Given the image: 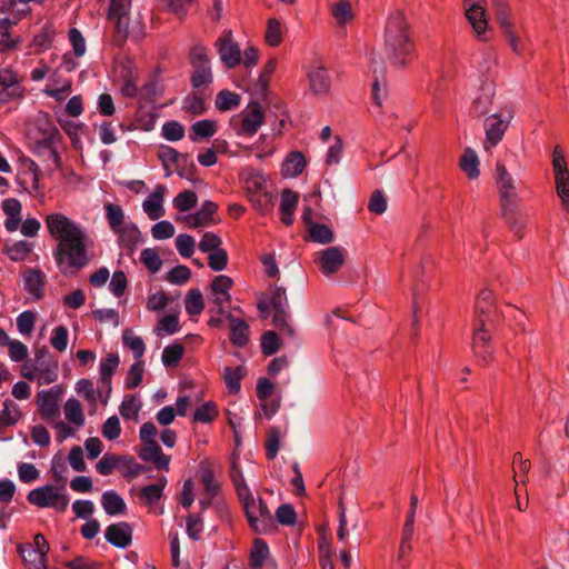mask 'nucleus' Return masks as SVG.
I'll return each mask as SVG.
<instances>
[{"label":"nucleus","mask_w":569,"mask_h":569,"mask_svg":"<svg viewBox=\"0 0 569 569\" xmlns=\"http://www.w3.org/2000/svg\"><path fill=\"white\" fill-rule=\"evenodd\" d=\"M49 236L57 241L52 256L58 270L63 276L77 274L91 260L89 251L94 241L84 227L61 212H52L44 218Z\"/></svg>","instance_id":"1"},{"label":"nucleus","mask_w":569,"mask_h":569,"mask_svg":"<svg viewBox=\"0 0 569 569\" xmlns=\"http://www.w3.org/2000/svg\"><path fill=\"white\" fill-rule=\"evenodd\" d=\"M383 51L386 59L396 68H402L413 60L415 42L410 26L400 10L391 12L387 18Z\"/></svg>","instance_id":"2"},{"label":"nucleus","mask_w":569,"mask_h":569,"mask_svg":"<svg viewBox=\"0 0 569 569\" xmlns=\"http://www.w3.org/2000/svg\"><path fill=\"white\" fill-rule=\"evenodd\" d=\"M491 7L511 51L517 56H523L526 44L518 32L509 4L506 0H491Z\"/></svg>","instance_id":"3"},{"label":"nucleus","mask_w":569,"mask_h":569,"mask_svg":"<svg viewBox=\"0 0 569 569\" xmlns=\"http://www.w3.org/2000/svg\"><path fill=\"white\" fill-rule=\"evenodd\" d=\"M30 505L40 508H51L57 512H64L69 506V496L66 486L46 483L30 490L27 495Z\"/></svg>","instance_id":"4"},{"label":"nucleus","mask_w":569,"mask_h":569,"mask_svg":"<svg viewBox=\"0 0 569 569\" xmlns=\"http://www.w3.org/2000/svg\"><path fill=\"white\" fill-rule=\"evenodd\" d=\"M264 123V112L259 102H250L230 120V127L238 137H253Z\"/></svg>","instance_id":"5"},{"label":"nucleus","mask_w":569,"mask_h":569,"mask_svg":"<svg viewBox=\"0 0 569 569\" xmlns=\"http://www.w3.org/2000/svg\"><path fill=\"white\" fill-rule=\"evenodd\" d=\"M472 331V352L481 366H488L493 359L491 325H487L482 317H478L473 319Z\"/></svg>","instance_id":"6"},{"label":"nucleus","mask_w":569,"mask_h":569,"mask_svg":"<svg viewBox=\"0 0 569 569\" xmlns=\"http://www.w3.org/2000/svg\"><path fill=\"white\" fill-rule=\"evenodd\" d=\"M190 63L193 68L191 84L194 89L210 84L213 80L208 50L202 44H196L190 51Z\"/></svg>","instance_id":"7"},{"label":"nucleus","mask_w":569,"mask_h":569,"mask_svg":"<svg viewBox=\"0 0 569 569\" xmlns=\"http://www.w3.org/2000/svg\"><path fill=\"white\" fill-rule=\"evenodd\" d=\"M465 16L479 41L490 40L485 0H463Z\"/></svg>","instance_id":"8"},{"label":"nucleus","mask_w":569,"mask_h":569,"mask_svg":"<svg viewBox=\"0 0 569 569\" xmlns=\"http://www.w3.org/2000/svg\"><path fill=\"white\" fill-rule=\"evenodd\" d=\"M512 118L513 110L507 108L499 113L489 116L485 120L486 139L483 147L486 150H490L502 140Z\"/></svg>","instance_id":"9"},{"label":"nucleus","mask_w":569,"mask_h":569,"mask_svg":"<svg viewBox=\"0 0 569 569\" xmlns=\"http://www.w3.org/2000/svg\"><path fill=\"white\" fill-rule=\"evenodd\" d=\"M23 77L11 67L0 68V104L21 100L24 97Z\"/></svg>","instance_id":"10"},{"label":"nucleus","mask_w":569,"mask_h":569,"mask_svg":"<svg viewBox=\"0 0 569 569\" xmlns=\"http://www.w3.org/2000/svg\"><path fill=\"white\" fill-rule=\"evenodd\" d=\"M250 528L257 533H268L273 529V517L266 502L259 497L243 507Z\"/></svg>","instance_id":"11"},{"label":"nucleus","mask_w":569,"mask_h":569,"mask_svg":"<svg viewBox=\"0 0 569 569\" xmlns=\"http://www.w3.org/2000/svg\"><path fill=\"white\" fill-rule=\"evenodd\" d=\"M76 392L88 402L89 415H94L98 410V402L102 406L108 405L112 387L99 383L96 388L92 380L82 378L76 383Z\"/></svg>","instance_id":"12"},{"label":"nucleus","mask_w":569,"mask_h":569,"mask_svg":"<svg viewBox=\"0 0 569 569\" xmlns=\"http://www.w3.org/2000/svg\"><path fill=\"white\" fill-rule=\"evenodd\" d=\"M496 174L502 214L507 216L508 212L513 211L518 199L515 180L501 162L496 164Z\"/></svg>","instance_id":"13"},{"label":"nucleus","mask_w":569,"mask_h":569,"mask_svg":"<svg viewBox=\"0 0 569 569\" xmlns=\"http://www.w3.org/2000/svg\"><path fill=\"white\" fill-rule=\"evenodd\" d=\"M63 393L61 386H53L48 390L37 393L38 411L42 420L48 423L54 422L60 417V399Z\"/></svg>","instance_id":"14"},{"label":"nucleus","mask_w":569,"mask_h":569,"mask_svg":"<svg viewBox=\"0 0 569 569\" xmlns=\"http://www.w3.org/2000/svg\"><path fill=\"white\" fill-rule=\"evenodd\" d=\"M552 169L556 181V191L561 200L562 207L569 212V172L563 154L555 148Z\"/></svg>","instance_id":"15"},{"label":"nucleus","mask_w":569,"mask_h":569,"mask_svg":"<svg viewBox=\"0 0 569 569\" xmlns=\"http://www.w3.org/2000/svg\"><path fill=\"white\" fill-rule=\"evenodd\" d=\"M346 261V250L341 247H329L317 253L315 263L326 277H331L340 270Z\"/></svg>","instance_id":"16"},{"label":"nucleus","mask_w":569,"mask_h":569,"mask_svg":"<svg viewBox=\"0 0 569 569\" xmlns=\"http://www.w3.org/2000/svg\"><path fill=\"white\" fill-rule=\"evenodd\" d=\"M239 180L247 192L249 200L254 208H260V201L256 199L266 187L267 178L264 174L253 168L246 167L239 173Z\"/></svg>","instance_id":"17"},{"label":"nucleus","mask_w":569,"mask_h":569,"mask_svg":"<svg viewBox=\"0 0 569 569\" xmlns=\"http://www.w3.org/2000/svg\"><path fill=\"white\" fill-rule=\"evenodd\" d=\"M217 52L221 62L229 69L241 63V50L239 44L232 40L231 31H226L216 41Z\"/></svg>","instance_id":"18"},{"label":"nucleus","mask_w":569,"mask_h":569,"mask_svg":"<svg viewBox=\"0 0 569 569\" xmlns=\"http://www.w3.org/2000/svg\"><path fill=\"white\" fill-rule=\"evenodd\" d=\"M138 69L131 60L120 62L118 67V81L120 92L124 98H136L139 93Z\"/></svg>","instance_id":"19"},{"label":"nucleus","mask_w":569,"mask_h":569,"mask_svg":"<svg viewBox=\"0 0 569 569\" xmlns=\"http://www.w3.org/2000/svg\"><path fill=\"white\" fill-rule=\"evenodd\" d=\"M270 306L274 310L273 315V325L278 327L280 330L287 331L288 335L292 336L295 333L293 328L287 321V312L286 309L288 307L286 289L282 287H274L272 290V295L270 298Z\"/></svg>","instance_id":"20"},{"label":"nucleus","mask_w":569,"mask_h":569,"mask_svg":"<svg viewBox=\"0 0 569 569\" xmlns=\"http://www.w3.org/2000/svg\"><path fill=\"white\" fill-rule=\"evenodd\" d=\"M232 284L233 280L224 274L217 276L210 284L211 301L214 303L216 311L219 315H224V307L231 300L229 291Z\"/></svg>","instance_id":"21"},{"label":"nucleus","mask_w":569,"mask_h":569,"mask_svg":"<svg viewBox=\"0 0 569 569\" xmlns=\"http://www.w3.org/2000/svg\"><path fill=\"white\" fill-rule=\"evenodd\" d=\"M218 211V204L213 201L206 200L201 204L200 209L192 213L181 218V220L189 228L209 227L217 223L216 213Z\"/></svg>","instance_id":"22"},{"label":"nucleus","mask_w":569,"mask_h":569,"mask_svg":"<svg viewBox=\"0 0 569 569\" xmlns=\"http://www.w3.org/2000/svg\"><path fill=\"white\" fill-rule=\"evenodd\" d=\"M167 188L163 184H157L154 190L142 202V209L150 220H158L164 216L163 201Z\"/></svg>","instance_id":"23"},{"label":"nucleus","mask_w":569,"mask_h":569,"mask_svg":"<svg viewBox=\"0 0 569 569\" xmlns=\"http://www.w3.org/2000/svg\"><path fill=\"white\" fill-rule=\"evenodd\" d=\"M309 88L316 96H326L331 88L329 71L323 66H313L308 72Z\"/></svg>","instance_id":"24"},{"label":"nucleus","mask_w":569,"mask_h":569,"mask_svg":"<svg viewBox=\"0 0 569 569\" xmlns=\"http://www.w3.org/2000/svg\"><path fill=\"white\" fill-rule=\"evenodd\" d=\"M104 538L117 548H127L131 543L132 528L124 521L112 523L107 527Z\"/></svg>","instance_id":"25"},{"label":"nucleus","mask_w":569,"mask_h":569,"mask_svg":"<svg viewBox=\"0 0 569 569\" xmlns=\"http://www.w3.org/2000/svg\"><path fill=\"white\" fill-rule=\"evenodd\" d=\"M117 236V242L120 248L132 253L138 246L143 241L142 233L138 226L133 222H129L121 229L114 232Z\"/></svg>","instance_id":"26"},{"label":"nucleus","mask_w":569,"mask_h":569,"mask_svg":"<svg viewBox=\"0 0 569 569\" xmlns=\"http://www.w3.org/2000/svg\"><path fill=\"white\" fill-rule=\"evenodd\" d=\"M139 457L143 461L152 462L159 470H167L170 462V458L162 452L157 441L142 442Z\"/></svg>","instance_id":"27"},{"label":"nucleus","mask_w":569,"mask_h":569,"mask_svg":"<svg viewBox=\"0 0 569 569\" xmlns=\"http://www.w3.org/2000/svg\"><path fill=\"white\" fill-rule=\"evenodd\" d=\"M299 202V194L291 189H283L280 201V220L286 226H291L295 221V211Z\"/></svg>","instance_id":"28"},{"label":"nucleus","mask_w":569,"mask_h":569,"mask_svg":"<svg viewBox=\"0 0 569 569\" xmlns=\"http://www.w3.org/2000/svg\"><path fill=\"white\" fill-rule=\"evenodd\" d=\"M1 209L7 216L4 220V228L9 232H14L18 230L21 223V202L16 198H7L1 203Z\"/></svg>","instance_id":"29"},{"label":"nucleus","mask_w":569,"mask_h":569,"mask_svg":"<svg viewBox=\"0 0 569 569\" xmlns=\"http://www.w3.org/2000/svg\"><path fill=\"white\" fill-rule=\"evenodd\" d=\"M158 158L162 163L167 178L172 174L173 169L180 177H184L183 172L179 168V163L184 159V156L178 152L174 148L170 146H161L158 151Z\"/></svg>","instance_id":"30"},{"label":"nucleus","mask_w":569,"mask_h":569,"mask_svg":"<svg viewBox=\"0 0 569 569\" xmlns=\"http://www.w3.org/2000/svg\"><path fill=\"white\" fill-rule=\"evenodd\" d=\"M227 319L230 322V341L233 346L244 347L249 341V326L243 319L233 317L227 313Z\"/></svg>","instance_id":"31"},{"label":"nucleus","mask_w":569,"mask_h":569,"mask_svg":"<svg viewBox=\"0 0 569 569\" xmlns=\"http://www.w3.org/2000/svg\"><path fill=\"white\" fill-rule=\"evenodd\" d=\"M28 380H37L39 385H49L58 379V365H36L31 370L23 372Z\"/></svg>","instance_id":"32"},{"label":"nucleus","mask_w":569,"mask_h":569,"mask_svg":"<svg viewBox=\"0 0 569 569\" xmlns=\"http://www.w3.org/2000/svg\"><path fill=\"white\" fill-rule=\"evenodd\" d=\"M307 161L302 152L291 151L282 162L281 173L284 178H296L306 168Z\"/></svg>","instance_id":"33"},{"label":"nucleus","mask_w":569,"mask_h":569,"mask_svg":"<svg viewBox=\"0 0 569 569\" xmlns=\"http://www.w3.org/2000/svg\"><path fill=\"white\" fill-rule=\"evenodd\" d=\"M18 552L28 569H47L46 555L40 553L32 545H19Z\"/></svg>","instance_id":"34"},{"label":"nucleus","mask_w":569,"mask_h":569,"mask_svg":"<svg viewBox=\"0 0 569 569\" xmlns=\"http://www.w3.org/2000/svg\"><path fill=\"white\" fill-rule=\"evenodd\" d=\"M492 313H493V297L490 290H482L475 306V319L478 317H482L487 325L492 323Z\"/></svg>","instance_id":"35"},{"label":"nucleus","mask_w":569,"mask_h":569,"mask_svg":"<svg viewBox=\"0 0 569 569\" xmlns=\"http://www.w3.org/2000/svg\"><path fill=\"white\" fill-rule=\"evenodd\" d=\"M44 273L38 269H30L24 274L26 290L36 299L39 300L43 296Z\"/></svg>","instance_id":"36"},{"label":"nucleus","mask_w":569,"mask_h":569,"mask_svg":"<svg viewBox=\"0 0 569 569\" xmlns=\"http://www.w3.org/2000/svg\"><path fill=\"white\" fill-rule=\"evenodd\" d=\"M58 140L59 133L54 131L49 137L40 140L37 143V152L39 154L46 156L47 159L50 160L56 168L60 167L61 160L56 148V143Z\"/></svg>","instance_id":"37"},{"label":"nucleus","mask_w":569,"mask_h":569,"mask_svg":"<svg viewBox=\"0 0 569 569\" xmlns=\"http://www.w3.org/2000/svg\"><path fill=\"white\" fill-rule=\"evenodd\" d=\"M120 363L119 356L117 353H108L101 359L99 366V383L112 387V376L117 371Z\"/></svg>","instance_id":"38"},{"label":"nucleus","mask_w":569,"mask_h":569,"mask_svg":"<svg viewBox=\"0 0 569 569\" xmlns=\"http://www.w3.org/2000/svg\"><path fill=\"white\" fill-rule=\"evenodd\" d=\"M101 505L109 516L123 515L127 509L124 500L114 490H108L102 493Z\"/></svg>","instance_id":"39"},{"label":"nucleus","mask_w":569,"mask_h":569,"mask_svg":"<svg viewBox=\"0 0 569 569\" xmlns=\"http://www.w3.org/2000/svg\"><path fill=\"white\" fill-rule=\"evenodd\" d=\"M200 481L203 487L202 495L210 496L211 498L221 499L220 482L214 478V473L209 466H202L200 469Z\"/></svg>","instance_id":"40"},{"label":"nucleus","mask_w":569,"mask_h":569,"mask_svg":"<svg viewBox=\"0 0 569 569\" xmlns=\"http://www.w3.org/2000/svg\"><path fill=\"white\" fill-rule=\"evenodd\" d=\"M106 210V220L108 222V226L110 230L114 233L129 222L130 220H127L126 214L121 206L116 203H107L104 204Z\"/></svg>","instance_id":"41"},{"label":"nucleus","mask_w":569,"mask_h":569,"mask_svg":"<svg viewBox=\"0 0 569 569\" xmlns=\"http://www.w3.org/2000/svg\"><path fill=\"white\" fill-rule=\"evenodd\" d=\"M217 122L214 120L203 119L196 121L190 128L189 138L197 142L200 139H208L216 134Z\"/></svg>","instance_id":"42"},{"label":"nucleus","mask_w":569,"mask_h":569,"mask_svg":"<svg viewBox=\"0 0 569 569\" xmlns=\"http://www.w3.org/2000/svg\"><path fill=\"white\" fill-rule=\"evenodd\" d=\"M63 412L66 419L77 428H80L84 425L83 409L81 402L78 399L69 398L64 402Z\"/></svg>","instance_id":"43"},{"label":"nucleus","mask_w":569,"mask_h":569,"mask_svg":"<svg viewBox=\"0 0 569 569\" xmlns=\"http://www.w3.org/2000/svg\"><path fill=\"white\" fill-rule=\"evenodd\" d=\"M241 103L240 94L223 89L216 96L214 106L219 111L226 112L237 109Z\"/></svg>","instance_id":"44"},{"label":"nucleus","mask_w":569,"mask_h":569,"mask_svg":"<svg viewBox=\"0 0 569 569\" xmlns=\"http://www.w3.org/2000/svg\"><path fill=\"white\" fill-rule=\"evenodd\" d=\"M459 166L469 179H476L480 174L478 156L470 148L465 149Z\"/></svg>","instance_id":"45"},{"label":"nucleus","mask_w":569,"mask_h":569,"mask_svg":"<svg viewBox=\"0 0 569 569\" xmlns=\"http://www.w3.org/2000/svg\"><path fill=\"white\" fill-rule=\"evenodd\" d=\"M142 403L137 396L129 395L122 400L119 412L126 420H138L139 411L141 410Z\"/></svg>","instance_id":"46"},{"label":"nucleus","mask_w":569,"mask_h":569,"mask_svg":"<svg viewBox=\"0 0 569 569\" xmlns=\"http://www.w3.org/2000/svg\"><path fill=\"white\" fill-rule=\"evenodd\" d=\"M166 483L167 480L161 478L156 483L144 486L140 491V498L148 506L156 505L162 497Z\"/></svg>","instance_id":"47"},{"label":"nucleus","mask_w":569,"mask_h":569,"mask_svg":"<svg viewBox=\"0 0 569 569\" xmlns=\"http://www.w3.org/2000/svg\"><path fill=\"white\" fill-rule=\"evenodd\" d=\"M20 417L19 406L12 400L7 399L3 402V409L0 411V429L16 425Z\"/></svg>","instance_id":"48"},{"label":"nucleus","mask_w":569,"mask_h":569,"mask_svg":"<svg viewBox=\"0 0 569 569\" xmlns=\"http://www.w3.org/2000/svg\"><path fill=\"white\" fill-rule=\"evenodd\" d=\"M108 19L114 22V42L118 46H122L127 39H129L130 32V23H129V13L126 14H117L114 17H108Z\"/></svg>","instance_id":"49"},{"label":"nucleus","mask_w":569,"mask_h":569,"mask_svg":"<svg viewBox=\"0 0 569 569\" xmlns=\"http://www.w3.org/2000/svg\"><path fill=\"white\" fill-rule=\"evenodd\" d=\"M244 150L248 152L254 151L256 158L263 160L274 152V147L269 136L261 134L254 144L244 147Z\"/></svg>","instance_id":"50"},{"label":"nucleus","mask_w":569,"mask_h":569,"mask_svg":"<svg viewBox=\"0 0 569 569\" xmlns=\"http://www.w3.org/2000/svg\"><path fill=\"white\" fill-rule=\"evenodd\" d=\"M184 309L190 317L199 316L203 311V297L199 289H192L187 293Z\"/></svg>","instance_id":"51"},{"label":"nucleus","mask_w":569,"mask_h":569,"mask_svg":"<svg viewBox=\"0 0 569 569\" xmlns=\"http://www.w3.org/2000/svg\"><path fill=\"white\" fill-rule=\"evenodd\" d=\"M269 556V547L267 542L260 538L254 539L250 551V566L253 569L261 568Z\"/></svg>","instance_id":"52"},{"label":"nucleus","mask_w":569,"mask_h":569,"mask_svg":"<svg viewBox=\"0 0 569 569\" xmlns=\"http://www.w3.org/2000/svg\"><path fill=\"white\" fill-rule=\"evenodd\" d=\"M308 231L311 241L317 243L328 244L335 239L332 230L323 223H313L308 227Z\"/></svg>","instance_id":"53"},{"label":"nucleus","mask_w":569,"mask_h":569,"mask_svg":"<svg viewBox=\"0 0 569 569\" xmlns=\"http://www.w3.org/2000/svg\"><path fill=\"white\" fill-rule=\"evenodd\" d=\"M435 258L430 253L421 257L419 264L413 269V278L419 282H425L435 270Z\"/></svg>","instance_id":"54"},{"label":"nucleus","mask_w":569,"mask_h":569,"mask_svg":"<svg viewBox=\"0 0 569 569\" xmlns=\"http://www.w3.org/2000/svg\"><path fill=\"white\" fill-rule=\"evenodd\" d=\"M243 377V369L241 367H226L223 372L224 383L230 393H238L241 388V379Z\"/></svg>","instance_id":"55"},{"label":"nucleus","mask_w":569,"mask_h":569,"mask_svg":"<svg viewBox=\"0 0 569 569\" xmlns=\"http://www.w3.org/2000/svg\"><path fill=\"white\" fill-rule=\"evenodd\" d=\"M198 202V197L192 190H184L179 192L172 200V206L180 212L189 211L194 208Z\"/></svg>","instance_id":"56"},{"label":"nucleus","mask_w":569,"mask_h":569,"mask_svg":"<svg viewBox=\"0 0 569 569\" xmlns=\"http://www.w3.org/2000/svg\"><path fill=\"white\" fill-rule=\"evenodd\" d=\"M264 40L270 47H278L282 42V26L278 19L268 20Z\"/></svg>","instance_id":"57"},{"label":"nucleus","mask_w":569,"mask_h":569,"mask_svg":"<svg viewBox=\"0 0 569 569\" xmlns=\"http://www.w3.org/2000/svg\"><path fill=\"white\" fill-rule=\"evenodd\" d=\"M184 349L180 343H172L167 346L161 355L162 363L166 367H176L182 359Z\"/></svg>","instance_id":"58"},{"label":"nucleus","mask_w":569,"mask_h":569,"mask_svg":"<svg viewBox=\"0 0 569 569\" xmlns=\"http://www.w3.org/2000/svg\"><path fill=\"white\" fill-rule=\"evenodd\" d=\"M140 261L151 273H157L162 267V260L153 248L143 249L140 253Z\"/></svg>","instance_id":"59"},{"label":"nucleus","mask_w":569,"mask_h":569,"mask_svg":"<svg viewBox=\"0 0 569 569\" xmlns=\"http://www.w3.org/2000/svg\"><path fill=\"white\" fill-rule=\"evenodd\" d=\"M218 417V409L214 402L208 401L198 407L193 413V421L209 423Z\"/></svg>","instance_id":"60"},{"label":"nucleus","mask_w":569,"mask_h":569,"mask_svg":"<svg viewBox=\"0 0 569 569\" xmlns=\"http://www.w3.org/2000/svg\"><path fill=\"white\" fill-rule=\"evenodd\" d=\"M179 330V319L174 315L163 316L157 323L156 333L160 337L173 335Z\"/></svg>","instance_id":"61"},{"label":"nucleus","mask_w":569,"mask_h":569,"mask_svg":"<svg viewBox=\"0 0 569 569\" xmlns=\"http://www.w3.org/2000/svg\"><path fill=\"white\" fill-rule=\"evenodd\" d=\"M122 340L126 347H128L138 361H142L141 358L144 355L146 346L141 337L134 336L131 332H124Z\"/></svg>","instance_id":"62"},{"label":"nucleus","mask_w":569,"mask_h":569,"mask_svg":"<svg viewBox=\"0 0 569 569\" xmlns=\"http://www.w3.org/2000/svg\"><path fill=\"white\" fill-rule=\"evenodd\" d=\"M56 31L51 24H46L41 30L33 37V46L39 50L48 49L54 39Z\"/></svg>","instance_id":"63"},{"label":"nucleus","mask_w":569,"mask_h":569,"mask_svg":"<svg viewBox=\"0 0 569 569\" xmlns=\"http://www.w3.org/2000/svg\"><path fill=\"white\" fill-rule=\"evenodd\" d=\"M513 470H515V480L516 483H526L527 477L526 475L529 472L531 468L530 460L523 459L520 452H516L513 456Z\"/></svg>","instance_id":"64"}]
</instances>
